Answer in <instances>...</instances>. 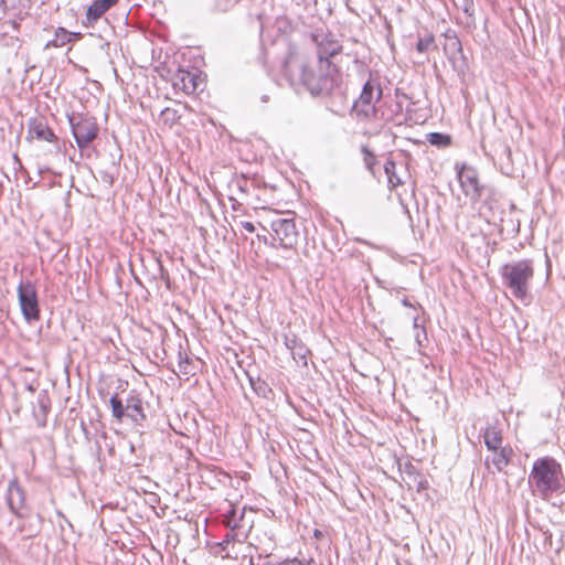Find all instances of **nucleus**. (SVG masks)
<instances>
[{"instance_id":"nucleus-1","label":"nucleus","mask_w":565,"mask_h":565,"mask_svg":"<svg viewBox=\"0 0 565 565\" xmlns=\"http://www.w3.org/2000/svg\"><path fill=\"white\" fill-rule=\"evenodd\" d=\"M284 72L290 85L296 89L306 88L311 95L321 96L332 92L337 71L321 70L316 74L309 68L303 56L290 54L284 64Z\"/></svg>"},{"instance_id":"nucleus-2","label":"nucleus","mask_w":565,"mask_h":565,"mask_svg":"<svg viewBox=\"0 0 565 565\" xmlns=\"http://www.w3.org/2000/svg\"><path fill=\"white\" fill-rule=\"evenodd\" d=\"M529 483L544 499L554 492L561 491L563 473L559 463L550 457L535 460L529 476Z\"/></svg>"},{"instance_id":"nucleus-3","label":"nucleus","mask_w":565,"mask_h":565,"mask_svg":"<svg viewBox=\"0 0 565 565\" xmlns=\"http://www.w3.org/2000/svg\"><path fill=\"white\" fill-rule=\"evenodd\" d=\"M258 224L270 233L273 245L277 242L284 248H292L297 244L298 231L289 212L267 210Z\"/></svg>"},{"instance_id":"nucleus-4","label":"nucleus","mask_w":565,"mask_h":565,"mask_svg":"<svg viewBox=\"0 0 565 565\" xmlns=\"http://www.w3.org/2000/svg\"><path fill=\"white\" fill-rule=\"evenodd\" d=\"M501 276L511 295L519 300H525L534 277L533 260L520 259L505 264L501 268Z\"/></svg>"},{"instance_id":"nucleus-5","label":"nucleus","mask_w":565,"mask_h":565,"mask_svg":"<svg viewBox=\"0 0 565 565\" xmlns=\"http://www.w3.org/2000/svg\"><path fill=\"white\" fill-rule=\"evenodd\" d=\"M382 97L381 85L374 81L369 79L359 96L354 102L352 110L360 120H370L376 117L377 110L375 103Z\"/></svg>"},{"instance_id":"nucleus-6","label":"nucleus","mask_w":565,"mask_h":565,"mask_svg":"<svg viewBox=\"0 0 565 565\" xmlns=\"http://www.w3.org/2000/svg\"><path fill=\"white\" fill-rule=\"evenodd\" d=\"M73 136L79 149H85L98 135L96 119L84 114H73L68 117Z\"/></svg>"},{"instance_id":"nucleus-7","label":"nucleus","mask_w":565,"mask_h":565,"mask_svg":"<svg viewBox=\"0 0 565 565\" xmlns=\"http://www.w3.org/2000/svg\"><path fill=\"white\" fill-rule=\"evenodd\" d=\"M18 298L24 319L26 321L38 320L40 318L38 295L31 281H21L19 284Z\"/></svg>"},{"instance_id":"nucleus-8","label":"nucleus","mask_w":565,"mask_h":565,"mask_svg":"<svg viewBox=\"0 0 565 565\" xmlns=\"http://www.w3.org/2000/svg\"><path fill=\"white\" fill-rule=\"evenodd\" d=\"M458 180L460 186L472 202H477L482 194V185H480L478 180L477 171L471 167H462L458 170Z\"/></svg>"},{"instance_id":"nucleus-9","label":"nucleus","mask_w":565,"mask_h":565,"mask_svg":"<svg viewBox=\"0 0 565 565\" xmlns=\"http://www.w3.org/2000/svg\"><path fill=\"white\" fill-rule=\"evenodd\" d=\"M118 1L119 0H93L87 7L83 24L88 28L94 26L109 9L118 3Z\"/></svg>"},{"instance_id":"nucleus-10","label":"nucleus","mask_w":565,"mask_h":565,"mask_svg":"<svg viewBox=\"0 0 565 565\" xmlns=\"http://www.w3.org/2000/svg\"><path fill=\"white\" fill-rule=\"evenodd\" d=\"M341 50V45L334 41V40H327L326 42L324 41H321L319 44H318V60H319V65H320V68L323 70H328V71H337L335 70V66L332 65V63L329 61L330 57L334 56L335 54H338Z\"/></svg>"},{"instance_id":"nucleus-11","label":"nucleus","mask_w":565,"mask_h":565,"mask_svg":"<svg viewBox=\"0 0 565 565\" xmlns=\"http://www.w3.org/2000/svg\"><path fill=\"white\" fill-rule=\"evenodd\" d=\"M492 455L487 456L484 459V465L487 469L491 472V465L494 467L495 471L501 472L509 465L513 450L510 446H504L503 448H499L498 450H490ZM494 473V471H492Z\"/></svg>"},{"instance_id":"nucleus-12","label":"nucleus","mask_w":565,"mask_h":565,"mask_svg":"<svg viewBox=\"0 0 565 565\" xmlns=\"http://www.w3.org/2000/svg\"><path fill=\"white\" fill-rule=\"evenodd\" d=\"M7 502L10 510L20 515V511L24 507L25 495L17 479L11 480L8 484Z\"/></svg>"},{"instance_id":"nucleus-13","label":"nucleus","mask_w":565,"mask_h":565,"mask_svg":"<svg viewBox=\"0 0 565 565\" xmlns=\"http://www.w3.org/2000/svg\"><path fill=\"white\" fill-rule=\"evenodd\" d=\"M173 85L182 89L185 94H193L198 88L196 75L188 71H179Z\"/></svg>"},{"instance_id":"nucleus-14","label":"nucleus","mask_w":565,"mask_h":565,"mask_svg":"<svg viewBox=\"0 0 565 565\" xmlns=\"http://www.w3.org/2000/svg\"><path fill=\"white\" fill-rule=\"evenodd\" d=\"M285 344L295 360L303 362L305 364L307 363L308 349L296 335L286 337Z\"/></svg>"},{"instance_id":"nucleus-15","label":"nucleus","mask_w":565,"mask_h":565,"mask_svg":"<svg viewBox=\"0 0 565 565\" xmlns=\"http://www.w3.org/2000/svg\"><path fill=\"white\" fill-rule=\"evenodd\" d=\"M483 441L488 450H498L499 448H503V437L501 429L489 425L483 431Z\"/></svg>"},{"instance_id":"nucleus-16","label":"nucleus","mask_w":565,"mask_h":565,"mask_svg":"<svg viewBox=\"0 0 565 565\" xmlns=\"http://www.w3.org/2000/svg\"><path fill=\"white\" fill-rule=\"evenodd\" d=\"M30 134L39 140L52 142L56 139L52 129L42 120H34L30 126Z\"/></svg>"},{"instance_id":"nucleus-17","label":"nucleus","mask_w":565,"mask_h":565,"mask_svg":"<svg viewBox=\"0 0 565 565\" xmlns=\"http://www.w3.org/2000/svg\"><path fill=\"white\" fill-rule=\"evenodd\" d=\"M126 416L135 423H140L145 419L142 411V403L137 397H130L126 404Z\"/></svg>"},{"instance_id":"nucleus-18","label":"nucleus","mask_w":565,"mask_h":565,"mask_svg":"<svg viewBox=\"0 0 565 565\" xmlns=\"http://www.w3.org/2000/svg\"><path fill=\"white\" fill-rule=\"evenodd\" d=\"M73 33L68 32L64 28H58L55 31L54 39L45 44V49L50 47H62L65 44L73 41Z\"/></svg>"},{"instance_id":"nucleus-19","label":"nucleus","mask_w":565,"mask_h":565,"mask_svg":"<svg viewBox=\"0 0 565 565\" xmlns=\"http://www.w3.org/2000/svg\"><path fill=\"white\" fill-rule=\"evenodd\" d=\"M396 164L393 160H387L384 164V172L387 175L388 184L391 189H395L402 184L401 178L396 174Z\"/></svg>"},{"instance_id":"nucleus-20","label":"nucleus","mask_w":565,"mask_h":565,"mask_svg":"<svg viewBox=\"0 0 565 565\" xmlns=\"http://www.w3.org/2000/svg\"><path fill=\"white\" fill-rule=\"evenodd\" d=\"M109 403L111 406L113 416L120 422L126 415V406L122 405L117 395L111 396Z\"/></svg>"},{"instance_id":"nucleus-21","label":"nucleus","mask_w":565,"mask_h":565,"mask_svg":"<svg viewBox=\"0 0 565 565\" xmlns=\"http://www.w3.org/2000/svg\"><path fill=\"white\" fill-rule=\"evenodd\" d=\"M427 141L430 145L438 146V147H446L449 146L451 140L448 135H444L440 132H430L427 135Z\"/></svg>"},{"instance_id":"nucleus-22","label":"nucleus","mask_w":565,"mask_h":565,"mask_svg":"<svg viewBox=\"0 0 565 565\" xmlns=\"http://www.w3.org/2000/svg\"><path fill=\"white\" fill-rule=\"evenodd\" d=\"M361 151L363 153V161L366 169L373 173L374 167L377 162L376 156L366 146H363Z\"/></svg>"},{"instance_id":"nucleus-23","label":"nucleus","mask_w":565,"mask_h":565,"mask_svg":"<svg viewBox=\"0 0 565 565\" xmlns=\"http://www.w3.org/2000/svg\"><path fill=\"white\" fill-rule=\"evenodd\" d=\"M434 42H435V39L431 34H429L425 38H420L416 44V50L419 53H426L427 51H429L433 47Z\"/></svg>"},{"instance_id":"nucleus-24","label":"nucleus","mask_w":565,"mask_h":565,"mask_svg":"<svg viewBox=\"0 0 565 565\" xmlns=\"http://www.w3.org/2000/svg\"><path fill=\"white\" fill-rule=\"evenodd\" d=\"M249 383L253 390L260 396H266L269 392L268 385L259 379L254 380L253 377H249Z\"/></svg>"},{"instance_id":"nucleus-25","label":"nucleus","mask_w":565,"mask_h":565,"mask_svg":"<svg viewBox=\"0 0 565 565\" xmlns=\"http://www.w3.org/2000/svg\"><path fill=\"white\" fill-rule=\"evenodd\" d=\"M160 117L164 124H168L170 126L173 125L179 118L177 110L168 107L161 111Z\"/></svg>"},{"instance_id":"nucleus-26","label":"nucleus","mask_w":565,"mask_h":565,"mask_svg":"<svg viewBox=\"0 0 565 565\" xmlns=\"http://www.w3.org/2000/svg\"><path fill=\"white\" fill-rule=\"evenodd\" d=\"M264 565H309V563L299 558H286L280 562H266Z\"/></svg>"},{"instance_id":"nucleus-27","label":"nucleus","mask_w":565,"mask_h":565,"mask_svg":"<svg viewBox=\"0 0 565 565\" xmlns=\"http://www.w3.org/2000/svg\"><path fill=\"white\" fill-rule=\"evenodd\" d=\"M38 404H39L40 409L42 411L43 415L45 416L50 408V398L46 393L39 394Z\"/></svg>"},{"instance_id":"nucleus-28","label":"nucleus","mask_w":565,"mask_h":565,"mask_svg":"<svg viewBox=\"0 0 565 565\" xmlns=\"http://www.w3.org/2000/svg\"><path fill=\"white\" fill-rule=\"evenodd\" d=\"M414 329L416 331L415 332V340H416L417 344L420 347L423 340L426 339V331H425L424 328H419L418 319L417 318H414Z\"/></svg>"},{"instance_id":"nucleus-29","label":"nucleus","mask_w":565,"mask_h":565,"mask_svg":"<svg viewBox=\"0 0 565 565\" xmlns=\"http://www.w3.org/2000/svg\"><path fill=\"white\" fill-rule=\"evenodd\" d=\"M459 7L462 9V11L471 17L473 13V0H459Z\"/></svg>"},{"instance_id":"nucleus-30","label":"nucleus","mask_w":565,"mask_h":565,"mask_svg":"<svg viewBox=\"0 0 565 565\" xmlns=\"http://www.w3.org/2000/svg\"><path fill=\"white\" fill-rule=\"evenodd\" d=\"M248 183L249 182L246 179H238L235 181L237 189L243 193H247L249 191Z\"/></svg>"},{"instance_id":"nucleus-31","label":"nucleus","mask_w":565,"mask_h":565,"mask_svg":"<svg viewBox=\"0 0 565 565\" xmlns=\"http://www.w3.org/2000/svg\"><path fill=\"white\" fill-rule=\"evenodd\" d=\"M234 515H235V511H234V510H232V511L230 512V514L226 516V519H227V525H228V526H232L233 529L238 526V523H237V521L234 519Z\"/></svg>"},{"instance_id":"nucleus-32","label":"nucleus","mask_w":565,"mask_h":565,"mask_svg":"<svg viewBox=\"0 0 565 565\" xmlns=\"http://www.w3.org/2000/svg\"><path fill=\"white\" fill-rule=\"evenodd\" d=\"M241 225L248 233H253L256 230L252 222H242Z\"/></svg>"},{"instance_id":"nucleus-33","label":"nucleus","mask_w":565,"mask_h":565,"mask_svg":"<svg viewBox=\"0 0 565 565\" xmlns=\"http://www.w3.org/2000/svg\"><path fill=\"white\" fill-rule=\"evenodd\" d=\"M403 305L406 307H411V302L407 300V298L403 299Z\"/></svg>"},{"instance_id":"nucleus-34","label":"nucleus","mask_w":565,"mask_h":565,"mask_svg":"<svg viewBox=\"0 0 565 565\" xmlns=\"http://www.w3.org/2000/svg\"><path fill=\"white\" fill-rule=\"evenodd\" d=\"M74 34H75V35H73V41H74V40H77V39H79V38L82 36V35H81V33H74Z\"/></svg>"}]
</instances>
